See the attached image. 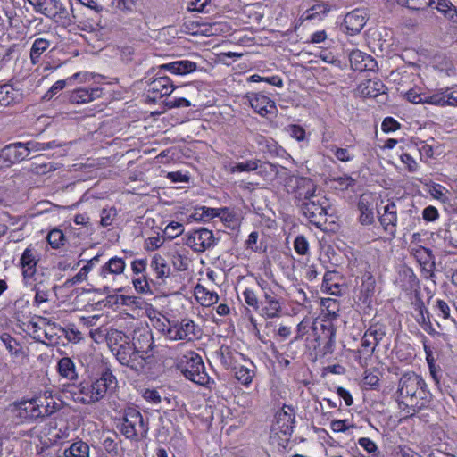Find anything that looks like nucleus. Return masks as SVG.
<instances>
[{
  "label": "nucleus",
  "mask_w": 457,
  "mask_h": 457,
  "mask_svg": "<svg viewBox=\"0 0 457 457\" xmlns=\"http://www.w3.org/2000/svg\"><path fill=\"white\" fill-rule=\"evenodd\" d=\"M398 405L401 409H408L407 413L414 415L424 408L430 401V394L421 376L413 371L402 375L396 391Z\"/></svg>",
  "instance_id": "obj_1"
},
{
  "label": "nucleus",
  "mask_w": 457,
  "mask_h": 457,
  "mask_svg": "<svg viewBox=\"0 0 457 457\" xmlns=\"http://www.w3.org/2000/svg\"><path fill=\"white\" fill-rule=\"evenodd\" d=\"M295 198L303 214L320 228L326 221L327 199L316 195V186L311 179L295 177Z\"/></svg>",
  "instance_id": "obj_2"
},
{
  "label": "nucleus",
  "mask_w": 457,
  "mask_h": 457,
  "mask_svg": "<svg viewBox=\"0 0 457 457\" xmlns=\"http://www.w3.org/2000/svg\"><path fill=\"white\" fill-rule=\"evenodd\" d=\"M108 346L117 361L122 366L139 372L146 363L145 357H141L133 345L130 337L121 330L111 329L106 335Z\"/></svg>",
  "instance_id": "obj_3"
},
{
  "label": "nucleus",
  "mask_w": 457,
  "mask_h": 457,
  "mask_svg": "<svg viewBox=\"0 0 457 457\" xmlns=\"http://www.w3.org/2000/svg\"><path fill=\"white\" fill-rule=\"evenodd\" d=\"M117 379L110 369H105L99 378L83 381L77 386L81 397L77 401L83 404H92L102 400L107 394L114 392Z\"/></svg>",
  "instance_id": "obj_4"
},
{
  "label": "nucleus",
  "mask_w": 457,
  "mask_h": 457,
  "mask_svg": "<svg viewBox=\"0 0 457 457\" xmlns=\"http://www.w3.org/2000/svg\"><path fill=\"white\" fill-rule=\"evenodd\" d=\"M117 428L121 435L132 442L145 439L149 430L148 422L145 421L141 412L134 407L124 410Z\"/></svg>",
  "instance_id": "obj_5"
},
{
  "label": "nucleus",
  "mask_w": 457,
  "mask_h": 457,
  "mask_svg": "<svg viewBox=\"0 0 457 457\" xmlns=\"http://www.w3.org/2000/svg\"><path fill=\"white\" fill-rule=\"evenodd\" d=\"M184 358L186 360L182 361L179 366L181 373L192 382L200 386H206L210 378L205 371L202 358L195 353H190L189 355L184 356Z\"/></svg>",
  "instance_id": "obj_6"
},
{
  "label": "nucleus",
  "mask_w": 457,
  "mask_h": 457,
  "mask_svg": "<svg viewBox=\"0 0 457 457\" xmlns=\"http://www.w3.org/2000/svg\"><path fill=\"white\" fill-rule=\"evenodd\" d=\"M37 12L54 19L62 25H70L69 12L60 0H27Z\"/></svg>",
  "instance_id": "obj_7"
},
{
  "label": "nucleus",
  "mask_w": 457,
  "mask_h": 457,
  "mask_svg": "<svg viewBox=\"0 0 457 457\" xmlns=\"http://www.w3.org/2000/svg\"><path fill=\"white\" fill-rule=\"evenodd\" d=\"M131 344L141 355L145 357V363L147 364L148 360L154 356L153 350L154 348V337L150 329L143 328H137L133 331L132 337H130Z\"/></svg>",
  "instance_id": "obj_8"
},
{
  "label": "nucleus",
  "mask_w": 457,
  "mask_h": 457,
  "mask_svg": "<svg viewBox=\"0 0 457 457\" xmlns=\"http://www.w3.org/2000/svg\"><path fill=\"white\" fill-rule=\"evenodd\" d=\"M186 245L194 252L203 253L216 245L212 230L205 228L194 229L187 234Z\"/></svg>",
  "instance_id": "obj_9"
},
{
  "label": "nucleus",
  "mask_w": 457,
  "mask_h": 457,
  "mask_svg": "<svg viewBox=\"0 0 457 457\" xmlns=\"http://www.w3.org/2000/svg\"><path fill=\"white\" fill-rule=\"evenodd\" d=\"M29 156V151L25 145L17 142L5 145L0 151V169L9 168L12 164L25 160Z\"/></svg>",
  "instance_id": "obj_10"
},
{
  "label": "nucleus",
  "mask_w": 457,
  "mask_h": 457,
  "mask_svg": "<svg viewBox=\"0 0 457 457\" xmlns=\"http://www.w3.org/2000/svg\"><path fill=\"white\" fill-rule=\"evenodd\" d=\"M314 333V349L323 345V353H331L335 345L336 328L331 323L320 324V327H312Z\"/></svg>",
  "instance_id": "obj_11"
},
{
  "label": "nucleus",
  "mask_w": 457,
  "mask_h": 457,
  "mask_svg": "<svg viewBox=\"0 0 457 457\" xmlns=\"http://www.w3.org/2000/svg\"><path fill=\"white\" fill-rule=\"evenodd\" d=\"M195 328L193 320L184 319L180 322L169 324L166 335L171 340L192 341L196 337Z\"/></svg>",
  "instance_id": "obj_12"
},
{
  "label": "nucleus",
  "mask_w": 457,
  "mask_h": 457,
  "mask_svg": "<svg viewBox=\"0 0 457 457\" xmlns=\"http://www.w3.org/2000/svg\"><path fill=\"white\" fill-rule=\"evenodd\" d=\"M13 411L22 421H35L40 419V405L35 399L21 401L14 405Z\"/></svg>",
  "instance_id": "obj_13"
},
{
  "label": "nucleus",
  "mask_w": 457,
  "mask_h": 457,
  "mask_svg": "<svg viewBox=\"0 0 457 457\" xmlns=\"http://www.w3.org/2000/svg\"><path fill=\"white\" fill-rule=\"evenodd\" d=\"M295 412L293 407L284 405L281 410L276 413L277 429L285 436H290L295 427Z\"/></svg>",
  "instance_id": "obj_14"
},
{
  "label": "nucleus",
  "mask_w": 457,
  "mask_h": 457,
  "mask_svg": "<svg viewBox=\"0 0 457 457\" xmlns=\"http://www.w3.org/2000/svg\"><path fill=\"white\" fill-rule=\"evenodd\" d=\"M251 107L260 115L274 114L277 108L275 102L262 94L251 93L247 95Z\"/></svg>",
  "instance_id": "obj_15"
},
{
  "label": "nucleus",
  "mask_w": 457,
  "mask_h": 457,
  "mask_svg": "<svg viewBox=\"0 0 457 457\" xmlns=\"http://www.w3.org/2000/svg\"><path fill=\"white\" fill-rule=\"evenodd\" d=\"M358 209L361 212L359 220L362 225H370L374 221V196L370 193L361 195L358 201Z\"/></svg>",
  "instance_id": "obj_16"
},
{
  "label": "nucleus",
  "mask_w": 457,
  "mask_h": 457,
  "mask_svg": "<svg viewBox=\"0 0 457 457\" xmlns=\"http://www.w3.org/2000/svg\"><path fill=\"white\" fill-rule=\"evenodd\" d=\"M262 315L267 319L278 317L281 312V303L271 289L263 294Z\"/></svg>",
  "instance_id": "obj_17"
},
{
  "label": "nucleus",
  "mask_w": 457,
  "mask_h": 457,
  "mask_svg": "<svg viewBox=\"0 0 457 457\" xmlns=\"http://www.w3.org/2000/svg\"><path fill=\"white\" fill-rule=\"evenodd\" d=\"M267 168H269L270 173L277 171V167L274 164L270 162H262L257 159L248 160L245 162H238L230 168V171L235 173L258 170V173L262 174V172L267 171Z\"/></svg>",
  "instance_id": "obj_18"
},
{
  "label": "nucleus",
  "mask_w": 457,
  "mask_h": 457,
  "mask_svg": "<svg viewBox=\"0 0 457 457\" xmlns=\"http://www.w3.org/2000/svg\"><path fill=\"white\" fill-rule=\"evenodd\" d=\"M366 21L367 18L365 12L356 9L345 15L344 24L349 34L355 35L363 29Z\"/></svg>",
  "instance_id": "obj_19"
},
{
  "label": "nucleus",
  "mask_w": 457,
  "mask_h": 457,
  "mask_svg": "<svg viewBox=\"0 0 457 457\" xmlns=\"http://www.w3.org/2000/svg\"><path fill=\"white\" fill-rule=\"evenodd\" d=\"M174 87L170 79L167 76H161L154 79L148 84V93L153 94V98L170 96Z\"/></svg>",
  "instance_id": "obj_20"
},
{
  "label": "nucleus",
  "mask_w": 457,
  "mask_h": 457,
  "mask_svg": "<svg viewBox=\"0 0 457 457\" xmlns=\"http://www.w3.org/2000/svg\"><path fill=\"white\" fill-rule=\"evenodd\" d=\"M21 266L22 268V276L26 284L34 277L37 271V260L36 259L33 250L28 247L21 254Z\"/></svg>",
  "instance_id": "obj_21"
},
{
  "label": "nucleus",
  "mask_w": 457,
  "mask_h": 457,
  "mask_svg": "<svg viewBox=\"0 0 457 457\" xmlns=\"http://www.w3.org/2000/svg\"><path fill=\"white\" fill-rule=\"evenodd\" d=\"M151 268L154 270V283L162 285L166 278L170 277V269L166 261L160 255L154 254L152 258Z\"/></svg>",
  "instance_id": "obj_22"
},
{
  "label": "nucleus",
  "mask_w": 457,
  "mask_h": 457,
  "mask_svg": "<svg viewBox=\"0 0 457 457\" xmlns=\"http://www.w3.org/2000/svg\"><path fill=\"white\" fill-rule=\"evenodd\" d=\"M375 341L371 337H367V332L365 331L361 344V349L355 352V359L358 361L361 366H366L368 363V359L371 357L375 349Z\"/></svg>",
  "instance_id": "obj_23"
},
{
  "label": "nucleus",
  "mask_w": 457,
  "mask_h": 457,
  "mask_svg": "<svg viewBox=\"0 0 457 457\" xmlns=\"http://www.w3.org/2000/svg\"><path fill=\"white\" fill-rule=\"evenodd\" d=\"M397 210L395 203H390L384 208V213L379 217V222L386 231L391 235L395 232L397 222Z\"/></svg>",
  "instance_id": "obj_24"
},
{
  "label": "nucleus",
  "mask_w": 457,
  "mask_h": 457,
  "mask_svg": "<svg viewBox=\"0 0 457 457\" xmlns=\"http://www.w3.org/2000/svg\"><path fill=\"white\" fill-rule=\"evenodd\" d=\"M196 68V63L188 60L175 61L160 66V70L169 71L177 75L191 73L195 71Z\"/></svg>",
  "instance_id": "obj_25"
},
{
  "label": "nucleus",
  "mask_w": 457,
  "mask_h": 457,
  "mask_svg": "<svg viewBox=\"0 0 457 457\" xmlns=\"http://www.w3.org/2000/svg\"><path fill=\"white\" fill-rule=\"evenodd\" d=\"M385 85L379 79H368L358 87V92L363 97H376L385 93Z\"/></svg>",
  "instance_id": "obj_26"
},
{
  "label": "nucleus",
  "mask_w": 457,
  "mask_h": 457,
  "mask_svg": "<svg viewBox=\"0 0 457 457\" xmlns=\"http://www.w3.org/2000/svg\"><path fill=\"white\" fill-rule=\"evenodd\" d=\"M101 96V89L79 87L74 90L70 96V101L73 104H84L91 102Z\"/></svg>",
  "instance_id": "obj_27"
},
{
  "label": "nucleus",
  "mask_w": 457,
  "mask_h": 457,
  "mask_svg": "<svg viewBox=\"0 0 457 457\" xmlns=\"http://www.w3.org/2000/svg\"><path fill=\"white\" fill-rule=\"evenodd\" d=\"M410 253L416 259L420 265H426L431 263V261H435L432 251L420 245L410 246Z\"/></svg>",
  "instance_id": "obj_28"
},
{
  "label": "nucleus",
  "mask_w": 457,
  "mask_h": 457,
  "mask_svg": "<svg viewBox=\"0 0 457 457\" xmlns=\"http://www.w3.org/2000/svg\"><path fill=\"white\" fill-rule=\"evenodd\" d=\"M195 295L197 301L205 306H210L216 303L219 300L218 294L215 292L208 291L204 286L198 284L195 287Z\"/></svg>",
  "instance_id": "obj_29"
},
{
  "label": "nucleus",
  "mask_w": 457,
  "mask_h": 457,
  "mask_svg": "<svg viewBox=\"0 0 457 457\" xmlns=\"http://www.w3.org/2000/svg\"><path fill=\"white\" fill-rule=\"evenodd\" d=\"M436 9L453 23H457V8L449 0H436Z\"/></svg>",
  "instance_id": "obj_30"
},
{
  "label": "nucleus",
  "mask_w": 457,
  "mask_h": 457,
  "mask_svg": "<svg viewBox=\"0 0 457 457\" xmlns=\"http://www.w3.org/2000/svg\"><path fill=\"white\" fill-rule=\"evenodd\" d=\"M125 269V262L122 258H111L101 270V274L106 277L107 274H121Z\"/></svg>",
  "instance_id": "obj_31"
},
{
  "label": "nucleus",
  "mask_w": 457,
  "mask_h": 457,
  "mask_svg": "<svg viewBox=\"0 0 457 457\" xmlns=\"http://www.w3.org/2000/svg\"><path fill=\"white\" fill-rule=\"evenodd\" d=\"M51 43L46 38H37L30 49V60L33 64L39 62L41 54L47 50Z\"/></svg>",
  "instance_id": "obj_32"
},
{
  "label": "nucleus",
  "mask_w": 457,
  "mask_h": 457,
  "mask_svg": "<svg viewBox=\"0 0 457 457\" xmlns=\"http://www.w3.org/2000/svg\"><path fill=\"white\" fill-rule=\"evenodd\" d=\"M88 445L82 441L73 443L64 451L65 457H88Z\"/></svg>",
  "instance_id": "obj_33"
},
{
  "label": "nucleus",
  "mask_w": 457,
  "mask_h": 457,
  "mask_svg": "<svg viewBox=\"0 0 457 457\" xmlns=\"http://www.w3.org/2000/svg\"><path fill=\"white\" fill-rule=\"evenodd\" d=\"M58 370L62 377L68 379H74L77 378L74 363L70 358L64 357L59 361Z\"/></svg>",
  "instance_id": "obj_34"
},
{
  "label": "nucleus",
  "mask_w": 457,
  "mask_h": 457,
  "mask_svg": "<svg viewBox=\"0 0 457 457\" xmlns=\"http://www.w3.org/2000/svg\"><path fill=\"white\" fill-rule=\"evenodd\" d=\"M395 2L398 5L413 11H420L431 6L436 3V0H395Z\"/></svg>",
  "instance_id": "obj_35"
},
{
  "label": "nucleus",
  "mask_w": 457,
  "mask_h": 457,
  "mask_svg": "<svg viewBox=\"0 0 457 457\" xmlns=\"http://www.w3.org/2000/svg\"><path fill=\"white\" fill-rule=\"evenodd\" d=\"M366 332L367 337H371L375 341V345H378L386 335V327L383 324L376 323L370 325Z\"/></svg>",
  "instance_id": "obj_36"
},
{
  "label": "nucleus",
  "mask_w": 457,
  "mask_h": 457,
  "mask_svg": "<svg viewBox=\"0 0 457 457\" xmlns=\"http://www.w3.org/2000/svg\"><path fill=\"white\" fill-rule=\"evenodd\" d=\"M235 370V378L243 385H249L253 378L254 376L253 370L245 367V366H239V367H233Z\"/></svg>",
  "instance_id": "obj_37"
},
{
  "label": "nucleus",
  "mask_w": 457,
  "mask_h": 457,
  "mask_svg": "<svg viewBox=\"0 0 457 457\" xmlns=\"http://www.w3.org/2000/svg\"><path fill=\"white\" fill-rule=\"evenodd\" d=\"M237 353L229 346L222 345L218 352L220 363L226 368L232 367L234 363V356Z\"/></svg>",
  "instance_id": "obj_38"
},
{
  "label": "nucleus",
  "mask_w": 457,
  "mask_h": 457,
  "mask_svg": "<svg viewBox=\"0 0 457 457\" xmlns=\"http://www.w3.org/2000/svg\"><path fill=\"white\" fill-rule=\"evenodd\" d=\"M25 145V149L29 151V154L31 152H39V151H45L48 149H52L54 147L61 146V144L57 143L56 141H50L47 143H40V142H35V141H29L27 143H23Z\"/></svg>",
  "instance_id": "obj_39"
},
{
  "label": "nucleus",
  "mask_w": 457,
  "mask_h": 457,
  "mask_svg": "<svg viewBox=\"0 0 457 457\" xmlns=\"http://www.w3.org/2000/svg\"><path fill=\"white\" fill-rule=\"evenodd\" d=\"M47 241L52 248L59 249L64 245L66 237L63 232L58 228L52 229L47 235Z\"/></svg>",
  "instance_id": "obj_40"
},
{
  "label": "nucleus",
  "mask_w": 457,
  "mask_h": 457,
  "mask_svg": "<svg viewBox=\"0 0 457 457\" xmlns=\"http://www.w3.org/2000/svg\"><path fill=\"white\" fill-rule=\"evenodd\" d=\"M1 341L12 355L19 356L21 353V347L19 343L7 333H4L0 337Z\"/></svg>",
  "instance_id": "obj_41"
},
{
  "label": "nucleus",
  "mask_w": 457,
  "mask_h": 457,
  "mask_svg": "<svg viewBox=\"0 0 457 457\" xmlns=\"http://www.w3.org/2000/svg\"><path fill=\"white\" fill-rule=\"evenodd\" d=\"M365 55V53L358 49L353 50L349 54V62L351 68L354 71H361V65L363 64Z\"/></svg>",
  "instance_id": "obj_42"
},
{
  "label": "nucleus",
  "mask_w": 457,
  "mask_h": 457,
  "mask_svg": "<svg viewBox=\"0 0 457 457\" xmlns=\"http://www.w3.org/2000/svg\"><path fill=\"white\" fill-rule=\"evenodd\" d=\"M15 99L14 92L9 85L0 86V105L7 106Z\"/></svg>",
  "instance_id": "obj_43"
},
{
  "label": "nucleus",
  "mask_w": 457,
  "mask_h": 457,
  "mask_svg": "<svg viewBox=\"0 0 457 457\" xmlns=\"http://www.w3.org/2000/svg\"><path fill=\"white\" fill-rule=\"evenodd\" d=\"M183 231L184 228L181 223L171 221L163 230V237L171 240L181 235Z\"/></svg>",
  "instance_id": "obj_44"
},
{
  "label": "nucleus",
  "mask_w": 457,
  "mask_h": 457,
  "mask_svg": "<svg viewBox=\"0 0 457 457\" xmlns=\"http://www.w3.org/2000/svg\"><path fill=\"white\" fill-rule=\"evenodd\" d=\"M445 91L444 88L439 89L438 91L435 92L432 95L426 94V98L424 101V104L436 105V106H445V103L447 101H445Z\"/></svg>",
  "instance_id": "obj_45"
},
{
  "label": "nucleus",
  "mask_w": 457,
  "mask_h": 457,
  "mask_svg": "<svg viewBox=\"0 0 457 457\" xmlns=\"http://www.w3.org/2000/svg\"><path fill=\"white\" fill-rule=\"evenodd\" d=\"M203 29L202 32L206 36H214L218 35L224 31V29L227 27L223 22H211L204 23L202 25Z\"/></svg>",
  "instance_id": "obj_46"
},
{
  "label": "nucleus",
  "mask_w": 457,
  "mask_h": 457,
  "mask_svg": "<svg viewBox=\"0 0 457 457\" xmlns=\"http://www.w3.org/2000/svg\"><path fill=\"white\" fill-rule=\"evenodd\" d=\"M118 438V434L112 433L111 436H107L104 438L103 446L104 450L113 455L118 454V443L116 439Z\"/></svg>",
  "instance_id": "obj_47"
},
{
  "label": "nucleus",
  "mask_w": 457,
  "mask_h": 457,
  "mask_svg": "<svg viewBox=\"0 0 457 457\" xmlns=\"http://www.w3.org/2000/svg\"><path fill=\"white\" fill-rule=\"evenodd\" d=\"M39 322L46 324V319L38 317V322L31 320L28 323L27 327L29 330H31L33 338H35L37 341L43 342V337H42L43 330H42V328H41Z\"/></svg>",
  "instance_id": "obj_48"
},
{
  "label": "nucleus",
  "mask_w": 457,
  "mask_h": 457,
  "mask_svg": "<svg viewBox=\"0 0 457 457\" xmlns=\"http://www.w3.org/2000/svg\"><path fill=\"white\" fill-rule=\"evenodd\" d=\"M100 255H96L90 259L87 264L80 269V270L74 276V281H81L85 279L87 274L92 270V268L99 262Z\"/></svg>",
  "instance_id": "obj_49"
},
{
  "label": "nucleus",
  "mask_w": 457,
  "mask_h": 457,
  "mask_svg": "<svg viewBox=\"0 0 457 457\" xmlns=\"http://www.w3.org/2000/svg\"><path fill=\"white\" fill-rule=\"evenodd\" d=\"M116 215H117V211L115 208H113V207L104 208L101 212V220H100L101 226L102 227L110 226L112 223Z\"/></svg>",
  "instance_id": "obj_50"
},
{
  "label": "nucleus",
  "mask_w": 457,
  "mask_h": 457,
  "mask_svg": "<svg viewBox=\"0 0 457 457\" xmlns=\"http://www.w3.org/2000/svg\"><path fill=\"white\" fill-rule=\"evenodd\" d=\"M33 290L36 292L34 301L37 304L47 302L48 290L44 287L42 282L36 284Z\"/></svg>",
  "instance_id": "obj_51"
},
{
  "label": "nucleus",
  "mask_w": 457,
  "mask_h": 457,
  "mask_svg": "<svg viewBox=\"0 0 457 457\" xmlns=\"http://www.w3.org/2000/svg\"><path fill=\"white\" fill-rule=\"evenodd\" d=\"M295 251L301 255H306L309 252V243L304 236L299 235L294 241Z\"/></svg>",
  "instance_id": "obj_52"
},
{
  "label": "nucleus",
  "mask_w": 457,
  "mask_h": 457,
  "mask_svg": "<svg viewBox=\"0 0 457 457\" xmlns=\"http://www.w3.org/2000/svg\"><path fill=\"white\" fill-rule=\"evenodd\" d=\"M337 275V272H336V271H327L323 277L322 287L328 289L330 291L331 295H337V293L335 290H333L332 288L334 287V288L337 289L339 287L338 284L331 283V281L334 279V277Z\"/></svg>",
  "instance_id": "obj_53"
},
{
  "label": "nucleus",
  "mask_w": 457,
  "mask_h": 457,
  "mask_svg": "<svg viewBox=\"0 0 457 457\" xmlns=\"http://www.w3.org/2000/svg\"><path fill=\"white\" fill-rule=\"evenodd\" d=\"M243 296H244L245 302L249 306L253 307L254 310L259 309V301H258L256 295L254 294V292L253 290L246 288L243 292Z\"/></svg>",
  "instance_id": "obj_54"
},
{
  "label": "nucleus",
  "mask_w": 457,
  "mask_h": 457,
  "mask_svg": "<svg viewBox=\"0 0 457 457\" xmlns=\"http://www.w3.org/2000/svg\"><path fill=\"white\" fill-rule=\"evenodd\" d=\"M381 129L384 132H394L400 129V123L392 117H386L384 119Z\"/></svg>",
  "instance_id": "obj_55"
},
{
  "label": "nucleus",
  "mask_w": 457,
  "mask_h": 457,
  "mask_svg": "<svg viewBox=\"0 0 457 457\" xmlns=\"http://www.w3.org/2000/svg\"><path fill=\"white\" fill-rule=\"evenodd\" d=\"M332 180L337 182L342 190L347 189L355 184V179L348 175L333 178Z\"/></svg>",
  "instance_id": "obj_56"
},
{
  "label": "nucleus",
  "mask_w": 457,
  "mask_h": 457,
  "mask_svg": "<svg viewBox=\"0 0 457 457\" xmlns=\"http://www.w3.org/2000/svg\"><path fill=\"white\" fill-rule=\"evenodd\" d=\"M66 85L65 80H58L56 81L49 90L44 95V100H50L54 95L62 90Z\"/></svg>",
  "instance_id": "obj_57"
},
{
  "label": "nucleus",
  "mask_w": 457,
  "mask_h": 457,
  "mask_svg": "<svg viewBox=\"0 0 457 457\" xmlns=\"http://www.w3.org/2000/svg\"><path fill=\"white\" fill-rule=\"evenodd\" d=\"M211 0H188V10L192 12H204Z\"/></svg>",
  "instance_id": "obj_58"
},
{
  "label": "nucleus",
  "mask_w": 457,
  "mask_h": 457,
  "mask_svg": "<svg viewBox=\"0 0 457 457\" xmlns=\"http://www.w3.org/2000/svg\"><path fill=\"white\" fill-rule=\"evenodd\" d=\"M445 91V101H447L445 103V106H457V90H453L450 87L444 88Z\"/></svg>",
  "instance_id": "obj_59"
},
{
  "label": "nucleus",
  "mask_w": 457,
  "mask_h": 457,
  "mask_svg": "<svg viewBox=\"0 0 457 457\" xmlns=\"http://www.w3.org/2000/svg\"><path fill=\"white\" fill-rule=\"evenodd\" d=\"M438 216L437 209L432 205L426 207L422 212V217L426 221H435Z\"/></svg>",
  "instance_id": "obj_60"
},
{
  "label": "nucleus",
  "mask_w": 457,
  "mask_h": 457,
  "mask_svg": "<svg viewBox=\"0 0 457 457\" xmlns=\"http://www.w3.org/2000/svg\"><path fill=\"white\" fill-rule=\"evenodd\" d=\"M258 237H259L258 232L253 231L248 236V239L245 241L246 248L251 249L252 251H254V252L261 250V247H259L257 245Z\"/></svg>",
  "instance_id": "obj_61"
},
{
  "label": "nucleus",
  "mask_w": 457,
  "mask_h": 457,
  "mask_svg": "<svg viewBox=\"0 0 457 457\" xmlns=\"http://www.w3.org/2000/svg\"><path fill=\"white\" fill-rule=\"evenodd\" d=\"M360 446L364 448L369 453H375L378 450L377 445L368 437H361L358 440Z\"/></svg>",
  "instance_id": "obj_62"
},
{
  "label": "nucleus",
  "mask_w": 457,
  "mask_h": 457,
  "mask_svg": "<svg viewBox=\"0 0 457 457\" xmlns=\"http://www.w3.org/2000/svg\"><path fill=\"white\" fill-rule=\"evenodd\" d=\"M426 94H419L413 89L406 93V99L412 104H424Z\"/></svg>",
  "instance_id": "obj_63"
},
{
  "label": "nucleus",
  "mask_w": 457,
  "mask_h": 457,
  "mask_svg": "<svg viewBox=\"0 0 457 457\" xmlns=\"http://www.w3.org/2000/svg\"><path fill=\"white\" fill-rule=\"evenodd\" d=\"M289 131L290 135L297 141H303L305 137V130L298 125H291Z\"/></svg>",
  "instance_id": "obj_64"
}]
</instances>
